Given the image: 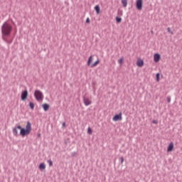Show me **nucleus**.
<instances>
[{
  "mask_svg": "<svg viewBox=\"0 0 182 182\" xmlns=\"http://www.w3.org/2000/svg\"><path fill=\"white\" fill-rule=\"evenodd\" d=\"M18 129L20 130V136L25 137V136L31 134V132H32V124H31V122L28 121L26 128H22L21 125L13 128V134L16 136V137L18 136Z\"/></svg>",
  "mask_w": 182,
  "mask_h": 182,
  "instance_id": "obj_1",
  "label": "nucleus"
},
{
  "mask_svg": "<svg viewBox=\"0 0 182 182\" xmlns=\"http://www.w3.org/2000/svg\"><path fill=\"white\" fill-rule=\"evenodd\" d=\"M11 32L12 26L9 23H8V21L4 22V24L1 26V33L3 35V41H4L5 42H8V40L4 36H9Z\"/></svg>",
  "mask_w": 182,
  "mask_h": 182,
  "instance_id": "obj_2",
  "label": "nucleus"
},
{
  "mask_svg": "<svg viewBox=\"0 0 182 182\" xmlns=\"http://www.w3.org/2000/svg\"><path fill=\"white\" fill-rule=\"evenodd\" d=\"M34 97L36 100L39 102L40 100H43V94L42 93V91L39 90H36L34 92Z\"/></svg>",
  "mask_w": 182,
  "mask_h": 182,
  "instance_id": "obj_3",
  "label": "nucleus"
},
{
  "mask_svg": "<svg viewBox=\"0 0 182 182\" xmlns=\"http://www.w3.org/2000/svg\"><path fill=\"white\" fill-rule=\"evenodd\" d=\"M136 9L141 11L143 9V0H137L136 3Z\"/></svg>",
  "mask_w": 182,
  "mask_h": 182,
  "instance_id": "obj_4",
  "label": "nucleus"
},
{
  "mask_svg": "<svg viewBox=\"0 0 182 182\" xmlns=\"http://www.w3.org/2000/svg\"><path fill=\"white\" fill-rule=\"evenodd\" d=\"M83 103H84L85 106H90V105H92V101H90V100H89V98L84 97H83Z\"/></svg>",
  "mask_w": 182,
  "mask_h": 182,
  "instance_id": "obj_5",
  "label": "nucleus"
},
{
  "mask_svg": "<svg viewBox=\"0 0 182 182\" xmlns=\"http://www.w3.org/2000/svg\"><path fill=\"white\" fill-rule=\"evenodd\" d=\"M112 120L114 122H119V120H122V112L114 116V117L112 118Z\"/></svg>",
  "mask_w": 182,
  "mask_h": 182,
  "instance_id": "obj_6",
  "label": "nucleus"
},
{
  "mask_svg": "<svg viewBox=\"0 0 182 182\" xmlns=\"http://www.w3.org/2000/svg\"><path fill=\"white\" fill-rule=\"evenodd\" d=\"M28 97V90H24L21 93V100H26V98Z\"/></svg>",
  "mask_w": 182,
  "mask_h": 182,
  "instance_id": "obj_7",
  "label": "nucleus"
},
{
  "mask_svg": "<svg viewBox=\"0 0 182 182\" xmlns=\"http://www.w3.org/2000/svg\"><path fill=\"white\" fill-rule=\"evenodd\" d=\"M161 58V56L159 53H156L154 55V60L157 63V62H160V59Z\"/></svg>",
  "mask_w": 182,
  "mask_h": 182,
  "instance_id": "obj_8",
  "label": "nucleus"
},
{
  "mask_svg": "<svg viewBox=\"0 0 182 182\" xmlns=\"http://www.w3.org/2000/svg\"><path fill=\"white\" fill-rule=\"evenodd\" d=\"M136 65L139 68H143V66H144V61H143V60H141V59L138 60L136 62Z\"/></svg>",
  "mask_w": 182,
  "mask_h": 182,
  "instance_id": "obj_9",
  "label": "nucleus"
},
{
  "mask_svg": "<svg viewBox=\"0 0 182 182\" xmlns=\"http://www.w3.org/2000/svg\"><path fill=\"white\" fill-rule=\"evenodd\" d=\"M174 149V144L173 142H171L168 146L167 151H173Z\"/></svg>",
  "mask_w": 182,
  "mask_h": 182,
  "instance_id": "obj_10",
  "label": "nucleus"
},
{
  "mask_svg": "<svg viewBox=\"0 0 182 182\" xmlns=\"http://www.w3.org/2000/svg\"><path fill=\"white\" fill-rule=\"evenodd\" d=\"M42 107H43L44 112H48V110H49L50 106L48 104H43Z\"/></svg>",
  "mask_w": 182,
  "mask_h": 182,
  "instance_id": "obj_11",
  "label": "nucleus"
},
{
  "mask_svg": "<svg viewBox=\"0 0 182 182\" xmlns=\"http://www.w3.org/2000/svg\"><path fill=\"white\" fill-rule=\"evenodd\" d=\"M38 168L40 170H45V168H46V165L45 164V163H41L39 166Z\"/></svg>",
  "mask_w": 182,
  "mask_h": 182,
  "instance_id": "obj_12",
  "label": "nucleus"
},
{
  "mask_svg": "<svg viewBox=\"0 0 182 182\" xmlns=\"http://www.w3.org/2000/svg\"><path fill=\"white\" fill-rule=\"evenodd\" d=\"M93 60V56L91 55L88 58V61H87V66H90V63H92V61Z\"/></svg>",
  "mask_w": 182,
  "mask_h": 182,
  "instance_id": "obj_13",
  "label": "nucleus"
},
{
  "mask_svg": "<svg viewBox=\"0 0 182 182\" xmlns=\"http://www.w3.org/2000/svg\"><path fill=\"white\" fill-rule=\"evenodd\" d=\"M95 9L97 14L99 15V14H100V6H99V5H97L95 6Z\"/></svg>",
  "mask_w": 182,
  "mask_h": 182,
  "instance_id": "obj_14",
  "label": "nucleus"
},
{
  "mask_svg": "<svg viewBox=\"0 0 182 182\" xmlns=\"http://www.w3.org/2000/svg\"><path fill=\"white\" fill-rule=\"evenodd\" d=\"M122 4L124 6V8H126V6H127V0H122Z\"/></svg>",
  "mask_w": 182,
  "mask_h": 182,
  "instance_id": "obj_15",
  "label": "nucleus"
},
{
  "mask_svg": "<svg viewBox=\"0 0 182 182\" xmlns=\"http://www.w3.org/2000/svg\"><path fill=\"white\" fill-rule=\"evenodd\" d=\"M100 61L99 60H97V61H95L92 65H91V68H95V66H97V65H99V63Z\"/></svg>",
  "mask_w": 182,
  "mask_h": 182,
  "instance_id": "obj_16",
  "label": "nucleus"
},
{
  "mask_svg": "<svg viewBox=\"0 0 182 182\" xmlns=\"http://www.w3.org/2000/svg\"><path fill=\"white\" fill-rule=\"evenodd\" d=\"M29 106L31 110H33V109H35V104H33V102H30Z\"/></svg>",
  "mask_w": 182,
  "mask_h": 182,
  "instance_id": "obj_17",
  "label": "nucleus"
},
{
  "mask_svg": "<svg viewBox=\"0 0 182 182\" xmlns=\"http://www.w3.org/2000/svg\"><path fill=\"white\" fill-rule=\"evenodd\" d=\"M156 82H160V73H157L156 75Z\"/></svg>",
  "mask_w": 182,
  "mask_h": 182,
  "instance_id": "obj_18",
  "label": "nucleus"
},
{
  "mask_svg": "<svg viewBox=\"0 0 182 182\" xmlns=\"http://www.w3.org/2000/svg\"><path fill=\"white\" fill-rule=\"evenodd\" d=\"M48 163L50 167H52V166H53V161H52V160L49 159L48 161Z\"/></svg>",
  "mask_w": 182,
  "mask_h": 182,
  "instance_id": "obj_19",
  "label": "nucleus"
},
{
  "mask_svg": "<svg viewBox=\"0 0 182 182\" xmlns=\"http://www.w3.org/2000/svg\"><path fill=\"white\" fill-rule=\"evenodd\" d=\"M116 21H117V23H120V22H122V18L116 17Z\"/></svg>",
  "mask_w": 182,
  "mask_h": 182,
  "instance_id": "obj_20",
  "label": "nucleus"
},
{
  "mask_svg": "<svg viewBox=\"0 0 182 182\" xmlns=\"http://www.w3.org/2000/svg\"><path fill=\"white\" fill-rule=\"evenodd\" d=\"M167 31H168V33H171V35H174V33H173V31H171V28H170V27L167 28Z\"/></svg>",
  "mask_w": 182,
  "mask_h": 182,
  "instance_id": "obj_21",
  "label": "nucleus"
},
{
  "mask_svg": "<svg viewBox=\"0 0 182 182\" xmlns=\"http://www.w3.org/2000/svg\"><path fill=\"white\" fill-rule=\"evenodd\" d=\"M87 133H88V134H92V129L90 127H88Z\"/></svg>",
  "mask_w": 182,
  "mask_h": 182,
  "instance_id": "obj_22",
  "label": "nucleus"
},
{
  "mask_svg": "<svg viewBox=\"0 0 182 182\" xmlns=\"http://www.w3.org/2000/svg\"><path fill=\"white\" fill-rule=\"evenodd\" d=\"M118 63H119V65H123V58H120V59L118 60Z\"/></svg>",
  "mask_w": 182,
  "mask_h": 182,
  "instance_id": "obj_23",
  "label": "nucleus"
},
{
  "mask_svg": "<svg viewBox=\"0 0 182 182\" xmlns=\"http://www.w3.org/2000/svg\"><path fill=\"white\" fill-rule=\"evenodd\" d=\"M166 100L168 103H170V102H171V98L170 97H167Z\"/></svg>",
  "mask_w": 182,
  "mask_h": 182,
  "instance_id": "obj_24",
  "label": "nucleus"
},
{
  "mask_svg": "<svg viewBox=\"0 0 182 182\" xmlns=\"http://www.w3.org/2000/svg\"><path fill=\"white\" fill-rule=\"evenodd\" d=\"M86 23H90V19L89 18L86 19Z\"/></svg>",
  "mask_w": 182,
  "mask_h": 182,
  "instance_id": "obj_25",
  "label": "nucleus"
},
{
  "mask_svg": "<svg viewBox=\"0 0 182 182\" xmlns=\"http://www.w3.org/2000/svg\"><path fill=\"white\" fill-rule=\"evenodd\" d=\"M124 161V159L123 156L121 157V164H123V162Z\"/></svg>",
  "mask_w": 182,
  "mask_h": 182,
  "instance_id": "obj_26",
  "label": "nucleus"
},
{
  "mask_svg": "<svg viewBox=\"0 0 182 182\" xmlns=\"http://www.w3.org/2000/svg\"><path fill=\"white\" fill-rule=\"evenodd\" d=\"M71 156H73V157H75V156H76V152H73L71 154Z\"/></svg>",
  "mask_w": 182,
  "mask_h": 182,
  "instance_id": "obj_27",
  "label": "nucleus"
},
{
  "mask_svg": "<svg viewBox=\"0 0 182 182\" xmlns=\"http://www.w3.org/2000/svg\"><path fill=\"white\" fill-rule=\"evenodd\" d=\"M152 123H154V124H156V123H157V121H156V120H154V121L152 122Z\"/></svg>",
  "mask_w": 182,
  "mask_h": 182,
  "instance_id": "obj_28",
  "label": "nucleus"
},
{
  "mask_svg": "<svg viewBox=\"0 0 182 182\" xmlns=\"http://www.w3.org/2000/svg\"><path fill=\"white\" fill-rule=\"evenodd\" d=\"M38 137H41V134H38Z\"/></svg>",
  "mask_w": 182,
  "mask_h": 182,
  "instance_id": "obj_29",
  "label": "nucleus"
},
{
  "mask_svg": "<svg viewBox=\"0 0 182 182\" xmlns=\"http://www.w3.org/2000/svg\"><path fill=\"white\" fill-rule=\"evenodd\" d=\"M63 126H65V123L63 124Z\"/></svg>",
  "mask_w": 182,
  "mask_h": 182,
  "instance_id": "obj_30",
  "label": "nucleus"
}]
</instances>
